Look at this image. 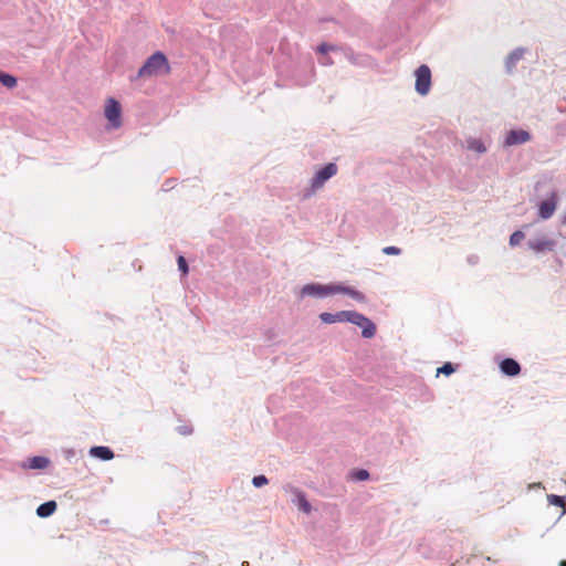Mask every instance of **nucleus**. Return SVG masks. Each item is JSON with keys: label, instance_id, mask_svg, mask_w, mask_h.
<instances>
[{"label": "nucleus", "instance_id": "obj_1", "mask_svg": "<svg viewBox=\"0 0 566 566\" xmlns=\"http://www.w3.org/2000/svg\"><path fill=\"white\" fill-rule=\"evenodd\" d=\"M170 65L167 57L161 52H156L150 55L145 64L139 69V77H151L160 74H169Z\"/></svg>", "mask_w": 566, "mask_h": 566}, {"label": "nucleus", "instance_id": "obj_2", "mask_svg": "<svg viewBox=\"0 0 566 566\" xmlns=\"http://www.w3.org/2000/svg\"><path fill=\"white\" fill-rule=\"evenodd\" d=\"M104 116L107 119L111 128L118 129L122 127V106L117 99L113 97L106 99Z\"/></svg>", "mask_w": 566, "mask_h": 566}, {"label": "nucleus", "instance_id": "obj_3", "mask_svg": "<svg viewBox=\"0 0 566 566\" xmlns=\"http://www.w3.org/2000/svg\"><path fill=\"white\" fill-rule=\"evenodd\" d=\"M346 322L355 324L361 328V335L365 338H370L376 333L375 324L363 314L355 311H347Z\"/></svg>", "mask_w": 566, "mask_h": 566}, {"label": "nucleus", "instance_id": "obj_4", "mask_svg": "<svg viewBox=\"0 0 566 566\" xmlns=\"http://www.w3.org/2000/svg\"><path fill=\"white\" fill-rule=\"evenodd\" d=\"M431 87V71L422 64L416 70V91L420 95H427Z\"/></svg>", "mask_w": 566, "mask_h": 566}, {"label": "nucleus", "instance_id": "obj_5", "mask_svg": "<svg viewBox=\"0 0 566 566\" xmlns=\"http://www.w3.org/2000/svg\"><path fill=\"white\" fill-rule=\"evenodd\" d=\"M337 166L333 163L327 164L323 167L312 179L311 187L313 190L319 189L323 185L333 176L337 174Z\"/></svg>", "mask_w": 566, "mask_h": 566}, {"label": "nucleus", "instance_id": "obj_6", "mask_svg": "<svg viewBox=\"0 0 566 566\" xmlns=\"http://www.w3.org/2000/svg\"><path fill=\"white\" fill-rule=\"evenodd\" d=\"M557 200V193L553 192L546 200L542 201L538 206V216L545 220L549 219L556 210Z\"/></svg>", "mask_w": 566, "mask_h": 566}, {"label": "nucleus", "instance_id": "obj_7", "mask_svg": "<svg viewBox=\"0 0 566 566\" xmlns=\"http://www.w3.org/2000/svg\"><path fill=\"white\" fill-rule=\"evenodd\" d=\"M334 294H346L358 302H363L365 300L364 295L359 291L354 290L352 287L344 286L340 284L327 285V295H334Z\"/></svg>", "mask_w": 566, "mask_h": 566}, {"label": "nucleus", "instance_id": "obj_8", "mask_svg": "<svg viewBox=\"0 0 566 566\" xmlns=\"http://www.w3.org/2000/svg\"><path fill=\"white\" fill-rule=\"evenodd\" d=\"M301 296H327V285L322 284H306L301 290Z\"/></svg>", "mask_w": 566, "mask_h": 566}, {"label": "nucleus", "instance_id": "obj_9", "mask_svg": "<svg viewBox=\"0 0 566 566\" xmlns=\"http://www.w3.org/2000/svg\"><path fill=\"white\" fill-rule=\"evenodd\" d=\"M531 139V135L526 130H510L505 138L509 146L526 143Z\"/></svg>", "mask_w": 566, "mask_h": 566}, {"label": "nucleus", "instance_id": "obj_10", "mask_svg": "<svg viewBox=\"0 0 566 566\" xmlns=\"http://www.w3.org/2000/svg\"><path fill=\"white\" fill-rule=\"evenodd\" d=\"M501 370L507 376H516L521 371L518 363L512 358H505L501 365Z\"/></svg>", "mask_w": 566, "mask_h": 566}, {"label": "nucleus", "instance_id": "obj_11", "mask_svg": "<svg viewBox=\"0 0 566 566\" xmlns=\"http://www.w3.org/2000/svg\"><path fill=\"white\" fill-rule=\"evenodd\" d=\"M90 454L101 460H112L114 458L113 451L108 447H93L90 450Z\"/></svg>", "mask_w": 566, "mask_h": 566}, {"label": "nucleus", "instance_id": "obj_12", "mask_svg": "<svg viewBox=\"0 0 566 566\" xmlns=\"http://www.w3.org/2000/svg\"><path fill=\"white\" fill-rule=\"evenodd\" d=\"M346 316H347V311H342L336 314L322 313L319 315V318L322 319L323 323L333 324L336 322H346Z\"/></svg>", "mask_w": 566, "mask_h": 566}, {"label": "nucleus", "instance_id": "obj_13", "mask_svg": "<svg viewBox=\"0 0 566 566\" xmlns=\"http://www.w3.org/2000/svg\"><path fill=\"white\" fill-rule=\"evenodd\" d=\"M56 506L57 505H56V503L54 501L45 502V503L41 504L36 509V514L40 517H48V516L52 515L55 512Z\"/></svg>", "mask_w": 566, "mask_h": 566}, {"label": "nucleus", "instance_id": "obj_14", "mask_svg": "<svg viewBox=\"0 0 566 566\" xmlns=\"http://www.w3.org/2000/svg\"><path fill=\"white\" fill-rule=\"evenodd\" d=\"M293 492L296 497L298 509L301 511H303L304 513H310L312 511V506L308 503V501L306 500L305 494L297 489H295Z\"/></svg>", "mask_w": 566, "mask_h": 566}, {"label": "nucleus", "instance_id": "obj_15", "mask_svg": "<svg viewBox=\"0 0 566 566\" xmlns=\"http://www.w3.org/2000/svg\"><path fill=\"white\" fill-rule=\"evenodd\" d=\"M547 500L549 504L556 505L560 509L559 516H563L566 513V502L563 496L549 494L547 495Z\"/></svg>", "mask_w": 566, "mask_h": 566}, {"label": "nucleus", "instance_id": "obj_16", "mask_svg": "<svg viewBox=\"0 0 566 566\" xmlns=\"http://www.w3.org/2000/svg\"><path fill=\"white\" fill-rule=\"evenodd\" d=\"M522 56H523V50H516L507 56L506 69L509 72H511L514 69V66L522 59Z\"/></svg>", "mask_w": 566, "mask_h": 566}, {"label": "nucleus", "instance_id": "obj_17", "mask_svg": "<svg viewBox=\"0 0 566 566\" xmlns=\"http://www.w3.org/2000/svg\"><path fill=\"white\" fill-rule=\"evenodd\" d=\"M467 146H468V149L479 153V154H483L486 151V147L484 146L483 142L480 139L470 138L467 140Z\"/></svg>", "mask_w": 566, "mask_h": 566}, {"label": "nucleus", "instance_id": "obj_18", "mask_svg": "<svg viewBox=\"0 0 566 566\" xmlns=\"http://www.w3.org/2000/svg\"><path fill=\"white\" fill-rule=\"evenodd\" d=\"M50 461L45 457H33L30 459L29 467L31 469H45Z\"/></svg>", "mask_w": 566, "mask_h": 566}, {"label": "nucleus", "instance_id": "obj_19", "mask_svg": "<svg viewBox=\"0 0 566 566\" xmlns=\"http://www.w3.org/2000/svg\"><path fill=\"white\" fill-rule=\"evenodd\" d=\"M0 83L8 88H13L17 86V78L10 74L0 72Z\"/></svg>", "mask_w": 566, "mask_h": 566}, {"label": "nucleus", "instance_id": "obj_20", "mask_svg": "<svg viewBox=\"0 0 566 566\" xmlns=\"http://www.w3.org/2000/svg\"><path fill=\"white\" fill-rule=\"evenodd\" d=\"M524 237L525 235L522 231L513 232L512 235L510 237V244L512 247L520 244L522 242V240L524 239Z\"/></svg>", "mask_w": 566, "mask_h": 566}, {"label": "nucleus", "instance_id": "obj_21", "mask_svg": "<svg viewBox=\"0 0 566 566\" xmlns=\"http://www.w3.org/2000/svg\"><path fill=\"white\" fill-rule=\"evenodd\" d=\"M553 245L552 242L549 241H541V242H536V243H531V247L532 249H534L535 251H543L545 249H551Z\"/></svg>", "mask_w": 566, "mask_h": 566}, {"label": "nucleus", "instance_id": "obj_22", "mask_svg": "<svg viewBox=\"0 0 566 566\" xmlns=\"http://www.w3.org/2000/svg\"><path fill=\"white\" fill-rule=\"evenodd\" d=\"M352 478L356 481H365L369 478V473L366 470H358L352 474Z\"/></svg>", "mask_w": 566, "mask_h": 566}, {"label": "nucleus", "instance_id": "obj_23", "mask_svg": "<svg viewBox=\"0 0 566 566\" xmlns=\"http://www.w3.org/2000/svg\"><path fill=\"white\" fill-rule=\"evenodd\" d=\"M454 371V367L451 363H446L442 367L438 368V374L451 375Z\"/></svg>", "mask_w": 566, "mask_h": 566}, {"label": "nucleus", "instance_id": "obj_24", "mask_svg": "<svg viewBox=\"0 0 566 566\" xmlns=\"http://www.w3.org/2000/svg\"><path fill=\"white\" fill-rule=\"evenodd\" d=\"M268 479L264 475H256L253 478L252 483L255 488H261L265 484H268Z\"/></svg>", "mask_w": 566, "mask_h": 566}, {"label": "nucleus", "instance_id": "obj_25", "mask_svg": "<svg viewBox=\"0 0 566 566\" xmlns=\"http://www.w3.org/2000/svg\"><path fill=\"white\" fill-rule=\"evenodd\" d=\"M177 263H178V268L182 272V274H187L188 273V265H187L186 259L184 256H179L178 260H177Z\"/></svg>", "mask_w": 566, "mask_h": 566}, {"label": "nucleus", "instance_id": "obj_26", "mask_svg": "<svg viewBox=\"0 0 566 566\" xmlns=\"http://www.w3.org/2000/svg\"><path fill=\"white\" fill-rule=\"evenodd\" d=\"M382 252L388 255H398L400 254L401 250L397 247H386L382 249Z\"/></svg>", "mask_w": 566, "mask_h": 566}, {"label": "nucleus", "instance_id": "obj_27", "mask_svg": "<svg viewBox=\"0 0 566 566\" xmlns=\"http://www.w3.org/2000/svg\"><path fill=\"white\" fill-rule=\"evenodd\" d=\"M335 48L332 46V45H328L326 43H322L318 48H317V51L322 54H325L327 53L328 51H332L334 50Z\"/></svg>", "mask_w": 566, "mask_h": 566}, {"label": "nucleus", "instance_id": "obj_28", "mask_svg": "<svg viewBox=\"0 0 566 566\" xmlns=\"http://www.w3.org/2000/svg\"><path fill=\"white\" fill-rule=\"evenodd\" d=\"M180 432H181V433H184V434H186V433H188L189 431L187 430V428H180Z\"/></svg>", "mask_w": 566, "mask_h": 566}, {"label": "nucleus", "instance_id": "obj_29", "mask_svg": "<svg viewBox=\"0 0 566 566\" xmlns=\"http://www.w3.org/2000/svg\"><path fill=\"white\" fill-rule=\"evenodd\" d=\"M559 566H566V560H562V562L559 563Z\"/></svg>", "mask_w": 566, "mask_h": 566}]
</instances>
